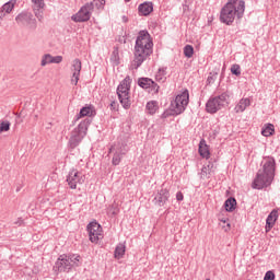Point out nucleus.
<instances>
[{
  "label": "nucleus",
  "instance_id": "nucleus-37",
  "mask_svg": "<svg viewBox=\"0 0 280 280\" xmlns=\"http://www.w3.org/2000/svg\"><path fill=\"white\" fill-rule=\"evenodd\" d=\"M148 89L150 90L149 92L152 94H159V92H160V86L154 81H152V84H150V88H148Z\"/></svg>",
  "mask_w": 280,
  "mask_h": 280
},
{
  "label": "nucleus",
  "instance_id": "nucleus-29",
  "mask_svg": "<svg viewBox=\"0 0 280 280\" xmlns=\"http://www.w3.org/2000/svg\"><path fill=\"white\" fill-rule=\"evenodd\" d=\"M69 262L71 264V268L81 266V256L80 255H69L67 256Z\"/></svg>",
  "mask_w": 280,
  "mask_h": 280
},
{
  "label": "nucleus",
  "instance_id": "nucleus-5",
  "mask_svg": "<svg viewBox=\"0 0 280 280\" xmlns=\"http://www.w3.org/2000/svg\"><path fill=\"white\" fill-rule=\"evenodd\" d=\"M91 125V119H84L82 120L77 128H74L71 132L70 139H69V147L71 149H75L82 140L88 135L89 126Z\"/></svg>",
  "mask_w": 280,
  "mask_h": 280
},
{
  "label": "nucleus",
  "instance_id": "nucleus-23",
  "mask_svg": "<svg viewBox=\"0 0 280 280\" xmlns=\"http://www.w3.org/2000/svg\"><path fill=\"white\" fill-rule=\"evenodd\" d=\"M198 153L201 158L209 160L210 158V150L209 147L206 144V141L202 140L199 143Z\"/></svg>",
  "mask_w": 280,
  "mask_h": 280
},
{
  "label": "nucleus",
  "instance_id": "nucleus-45",
  "mask_svg": "<svg viewBox=\"0 0 280 280\" xmlns=\"http://www.w3.org/2000/svg\"><path fill=\"white\" fill-rule=\"evenodd\" d=\"M23 223V221H20V225Z\"/></svg>",
  "mask_w": 280,
  "mask_h": 280
},
{
  "label": "nucleus",
  "instance_id": "nucleus-10",
  "mask_svg": "<svg viewBox=\"0 0 280 280\" xmlns=\"http://www.w3.org/2000/svg\"><path fill=\"white\" fill-rule=\"evenodd\" d=\"M15 23L22 27H28L31 30H36L37 27V20L30 11L18 13V15H15Z\"/></svg>",
  "mask_w": 280,
  "mask_h": 280
},
{
  "label": "nucleus",
  "instance_id": "nucleus-31",
  "mask_svg": "<svg viewBox=\"0 0 280 280\" xmlns=\"http://www.w3.org/2000/svg\"><path fill=\"white\" fill-rule=\"evenodd\" d=\"M120 209L118 207V205L116 202L112 203L108 208H107V213L108 214H113V215H117L119 213Z\"/></svg>",
  "mask_w": 280,
  "mask_h": 280
},
{
  "label": "nucleus",
  "instance_id": "nucleus-17",
  "mask_svg": "<svg viewBox=\"0 0 280 280\" xmlns=\"http://www.w3.org/2000/svg\"><path fill=\"white\" fill-rule=\"evenodd\" d=\"M31 2H33V13H35V18H37V21L42 22L44 20L45 1L31 0Z\"/></svg>",
  "mask_w": 280,
  "mask_h": 280
},
{
  "label": "nucleus",
  "instance_id": "nucleus-38",
  "mask_svg": "<svg viewBox=\"0 0 280 280\" xmlns=\"http://www.w3.org/2000/svg\"><path fill=\"white\" fill-rule=\"evenodd\" d=\"M264 280H276V275L273 271L269 270L265 273Z\"/></svg>",
  "mask_w": 280,
  "mask_h": 280
},
{
  "label": "nucleus",
  "instance_id": "nucleus-33",
  "mask_svg": "<svg viewBox=\"0 0 280 280\" xmlns=\"http://www.w3.org/2000/svg\"><path fill=\"white\" fill-rule=\"evenodd\" d=\"M194 52H195V50H194V47H192V46L186 45V46L184 47V56H185L186 58H191V57L194 56Z\"/></svg>",
  "mask_w": 280,
  "mask_h": 280
},
{
  "label": "nucleus",
  "instance_id": "nucleus-41",
  "mask_svg": "<svg viewBox=\"0 0 280 280\" xmlns=\"http://www.w3.org/2000/svg\"><path fill=\"white\" fill-rule=\"evenodd\" d=\"M176 200L177 201H183L184 200V194L182 191L176 192Z\"/></svg>",
  "mask_w": 280,
  "mask_h": 280
},
{
  "label": "nucleus",
  "instance_id": "nucleus-7",
  "mask_svg": "<svg viewBox=\"0 0 280 280\" xmlns=\"http://www.w3.org/2000/svg\"><path fill=\"white\" fill-rule=\"evenodd\" d=\"M94 2H85L82 7H80L79 11L71 15V21L74 23H85L90 21L92 13L94 11Z\"/></svg>",
  "mask_w": 280,
  "mask_h": 280
},
{
  "label": "nucleus",
  "instance_id": "nucleus-14",
  "mask_svg": "<svg viewBox=\"0 0 280 280\" xmlns=\"http://www.w3.org/2000/svg\"><path fill=\"white\" fill-rule=\"evenodd\" d=\"M54 269L58 272H69L72 269V264H70L68 259V255L59 256V259L55 262Z\"/></svg>",
  "mask_w": 280,
  "mask_h": 280
},
{
  "label": "nucleus",
  "instance_id": "nucleus-25",
  "mask_svg": "<svg viewBox=\"0 0 280 280\" xmlns=\"http://www.w3.org/2000/svg\"><path fill=\"white\" fill-rule=\"evenodd\" d=\"M18 0H9V2H4L2 4V11L4 14H11L16 5Z\"/></svg>",
  "mask_w": 280,
  "mask_h": 280
},
{
  "label": "nucleus",
  "instance_id": "nucleus-26",
  "mask_svg": "<svg viewBox=\"0 0 280 280\" xmlns=\"http://www.w3.org/2000/svg\"><path fill=\"white\" fill-rule=\"evenodd\" d=\"M237 201L235 198L231 197L224 202L225 211L233 212L236 209Z\"/></svg>",
  "mask_w": 280,
  "mask_h": 280
},
{
  "label": "nucleus",
  "instance_id": "nucleus-15",
  "mask_svg": "<svg viewBox=\"0 0 280 280\" xmlns=\"http://www.w3.org/2000/svg\"><path fill=\"white\" fill-rule=\"evenodd\" d=\"M215 171H217V165L213 162L209 161L207 165H203L201 167L200 172L198 173V176L200 179L207 180L212 177Z\"/></svg>",
  "mask_w": 280,
  "mask_h": 280
},
{
  "label": "nucleus",
  "instance_id": "nucleus-11",
  "mask_svg": "<svg viewBox=\"0 0 280 280\" xmlns=\"http://www.w3.org/2000/svg\"><path fill=\"white\" fill-rule=\"evenodd\" d=\"M66 182L71 189H77L78 184L82 185L85 182V175H83L81 172L78 170H70L67 177Z\"/></svg>",
  "mask_w": 280,
  "mask_h": 280
},
{
  "label": "nucleus",
  "instance_id": "nucleus-2",
  "mask_svg": "<svg viewBox=\"0 0 280 280\" xmlns=\"http://www.w3.org/2000/svg\"><path fill=\"white\" fill-rule=\"evenodd\" d=\"M277 172V162L272 156H265L260 162V168L252 183V188L261 190L272 185Z\"/></svg>",
  "mask_w": 280,
  "mask_h": 280
},
{
  "label": "nucleus",
  "instance_id": "nucleus-46",
  "mask_svg": "<svg viewBox=\"0 0 280 280\" xmlns=\"http://www.w3.org/2000/svg\"><path fill=\"white\" fill-rule=\"evenodd\" d=\"M207 280H210V279H207Z\"/></svg>",
  "mask_w": 280,
  "mask_h": 280
},
{
  "label": "nucleus",
  "instance_id": "nucleus-43",
  "mask_svg": "<svg viewBox=\"0 0 280 280\" xmlns=\"http://www.w3.org/2000/svg\"><path fill=\"white\" fill-rule=\"evenodd\" d=\"M5 18V13H3V11H0V20Z\"/></svg>",
  "mask_w": 280,
  "mask_h": 280
},
{
  "label": "nucleus",
  "instance_id": "nucleus-19",
  "mask_svg": "<svg viewBox=\"0 0 280 280\" xmlns=\"http://www.w3.org/2000/svg\"><path fill=\"white\" fill-rule=\"evenodd\" d=\"M154 10L153 2H142L138 7V13L140 16H149Z\"/></svg>",
  "mask_w": 280,
  "mask_h": 280
},
{
  "label": "nucleus",
  "instance_id": "nucleus-36",
  "mask_svg": "<svg viewBox=\"0 0 280 280\" xmlns=\"http://www.w3.org/2000/svg\"><path fill=\"white\" fill-rule=\"evenodd\" d=\"M172 116H177V115H176L175 112L170 107V109H166V110L163 112V114L160 116V118L166 119V118L172 117Z\"/></svg>",
  "mask_w": 280,
  "mask_h": 280
},
{
  "label": "nucleus",
  "instance_id": "nucleus-40",
  "mask_svg": "<svg viewBox=\"0 0 280 280\" xmlns=\"http://www.w3.org/2000/svg\"><path fill=\"white\" fill-rule=\"evenodd\" d=\"M118 107H119V104L115 101H113L110 104H109V109L110 110H118Z\"/></svg>",
  "mask_w": 280,
  "mask_h": 280
},
{
  "label": "nucleus",
  "instance_id": "nucleus-12",
  "mask_svg": "<svg viewBox=\"0 0 280 280\" xmlns=\"http://www.w3.org/2000/svg\"><path fill=\"white\" fill-rule=\"evenodd\" d=\"M88 233H89V240L92 243H98L100 240H102L103 236V228L97 222H91L86 226Z\"/></svg>",
  "mask_w": 280,
  "mask_h": 280
},
{
  "label": "nucleus",
  "instance_id": "nucleus-32",
  "mask_svg": "<svg viewBox=\"0 0 280 280\" xmlns=\"http://www.w3.org/2000/svg\"><path fill=\"white\" fill-rule=\"evenodd\" d=\"M11 122L8 120H0V133L8 132L10 130Z\"/></svg>",
  "mask_w": 280,
  "mask_h": 280
},
{
  "label": "nucleus",
  "instance_id": "nucleus-4",
  "mask_svg": "<svg viewBox=\"0 0 280 280\" xmlns=\"http://www.w3.org/2000/svg\"><path fill=\"white\" fill-rule=\"evenodd\" d=\"M132 80L130 77H126L117 86L116 94L118 96L119 103L124 109H129L131 107L130 101V89Z\"/></svg>",
  "mask_w": 280,
  "mask_h": 280
},
{
  "label": "nucleus",
  "instance_id": "nucleus-20",
  "mask_svg": "<svg viewBox=\"0 0 280 280\" xmlns=\"http://www.w3.org/2000/svg\"><path fill=\"white\" fill-rule=\"evenodd\" d=\"M95 115V110L92 106H85L80 109L79 114L74 116V121H79L83 117H92Z\"/></svg>",
  "mask_w": 280,
  "mask_h": 280
},
{
  "label": "nucleus",
  "instance_id": "nucleus-9",
  "mask_svg": "<svg viewBox=\"0 0 280 280\" xmlns=\"http://www.w3.org/2000/svg\"><path fill=\"white\" fill-rule=\"evenodd\" d=\"M128 147L125 142L117 141L109 148L112 156V164L117 166L120 164L124 156L128 153Z\"/></svg>",
  "mask_w": 280,
  "mask_h": 280
},
{
  "label": "nucleus",
  "instance_id": "nucleus-1",
  "mask_svg": "<svg viewBox=\"0 0 280 280\" xmlns=\"http://www.w3.org/2000/svg\"><path fill=\"white\" fill-rule=\"evenodd\" d=\"M153 38L148 31H140L135 42L131 70H138L153 54Z\"/></svg>",
  "mask_w": 280,
  "mask_h": 280
},
{
  "label": "nucleus",
  "instance_id": "nucleus-34",
  "mask_svg": "<svg viewBox=\"0 0 280 280\" xmlns=\"http://www.w3.org/2000/svg\"><path fill=\"white\" fill-rule=\"evenodd\" d=\"M231 73L236 75V77H241L242 75V68L240 65H233L231 66L230 69Z\"/></svg>",
  "mask_w": 280,
  "mask_h": 280
},
{
  "label": "nucleus",
  "instance_id": "nucleus-35",
  "mask_svg": "<svg viewBox=\"0 0 280 280\" xmlns=\"http://www.w3.org/2000/svg\"><path fill=\"white\" fill-rule=\"evenodd\" d=\"M52 61V56L51 55H44V57H42V67H46L47 65H50Z\"/></svg>",
  "mask_w": 280,
  "mask_h": 280
},
{
  "label": "nucleus",
  "instance_id": "nucleus-18",
  "mask_svg": "<svg viewBox=\"0 0 280 280\" xmlns=\"http://www.w3.org/2000/svg\"><path fill=\"white\" fill-rule=\"evenodd\" d=\"M278 219H279V212L277 210H272L266 219V226H265L266 232H270L272 230Z\"/></svg>",
  "mask_w": 280,
  "mask_h": 280
},
{
  "label": "nucleus",
  "instance_id": "nucleus-21",
  "mask_svg": "<svg viewBox=\"0 0 280 280\" xmlns=\"http://www.w3.org/2000/svg\"><path fill=\"white\" fill-rule=\"evenodd\" d=\"M252 105V101L249 98H242L238 101V103L234 107L235 114L244 113L247 107Z\"/></svg>",
  "mask_w": 280,
  "mask_h": 280
},
{
  "label": "nucleus",
  "instance_id": "nucleus-13",
  "mask_svg": "<svg viewBox=\"0 0 280 280\" xmlns=\"http://www.w3.org/2000/svg\"><path fill=\"white\" fill-rule=\"evenodd\" d=\"M81 71H82V62L80 59H74L71 61L70 66V84L71 85H78L81 77Z\"/></svg>",
  "mask_w": 280,
  "mask_h": 280
},
{
  "label": "nucleus",
  "instance_id": "nucleus-8",
  "mask_svg": "<svg viewBox=\"0 0 280 280\" xmlns=\"http://www.w3.org/2000/svg\"><path fill=\"white\" fill-rule=\"evenodd\" d=\"M189 104V91L185 90L180 94L176 95L175 100L171 103V108L174 114L182 115Z\"/></svg>",
  "mask_w": 280,
  "mask_h": 280
},
{
  "label": "nucleus",
  "instance_id": "nucleus-28",
  "mask_svg": "<svg viewBox=\"0 0 280 280\" xmlns=\"http://www.w3.org/2000/svg\"><path fill=\"white\" fill-rule=\"evenodd\" d=\"M276 132L275 126L271 124L265 125L264 128L261 129V135L264 137H271Z\"/></svg>",
  "mask_w": 280,
  "mask_h": 280
},
{
  "label": "nucleus",
  "instance_id": "nucleus-16",
  "mask_svg": "<svg viewBox=\"0 0 280 280\" xmlns=\"http://www.w3.org/2000/svg\"><path fill=\"white\" fill-rule=\"evenodd\" d=\"M171 197L170 190L162 188L158 190L153 198V203L159 207H164Z\"/></svg>",
  "mask_w": 280,
  "mask_h": 280
},
{
  "label": "nucleus",
  "instance_id": "nucleus-27",
  "mask_svg": "<svg viewBox=\"0 0 280 280\" xmlns=\"http://www.w3.org/2000/svg\"><path fill=\"white\" fill-rule=\"evenodd\" d=\"M126 254V246L124 244H118L115 247L114 257L116 259H121Z\"/></svg>",
  "mask_w": 280,
  "mask_h": 280
},
{
  "label": "nucleus",
  "instance_id": "nucleus-39",
  "mask_svg": "<svg viewBox=\"0 0 280 280\" xmlns=\"http://www.w3.org/2000/svg\"><path fill=\"white\" fill-rule=\"evenodd\" d=\"M63 60V57L62 56H57V57H52V60H51V63H61Z\"/></svg>",
  "mask_w": 280,
  "mask_h": 280
},
{
  "label": "nucleus",
  "instance_id": "nucleus-24",
  "mask_svg": "<svg viewBox=\"0 0 280 280\" xmlns=\"http://www.w3.org/2000/svg\"><path fill=\"white\" fill-rule=\"evenodd\" d=\"M167 68H160L155 73V81L159 83H164L167 80Z\"/></svg>",
  "mask_w": 280,
  "mask_h": 280
},
{
  "label": "nucleus",
  "instance_id": "nucleus-22",
  "mask_svg": "<svg viewBox=\"0 0 280 280\" xmlns=\"http://www.w3.org/2000/svg\"><path fill=\"white\" fill-rule=\"evenodd\" d=\"M160 109L159 102L150 101L145 104V113L153 116Z\"/></svg>",
  "mask_w": 280,
  "mask_h": 280
},
{
  "label": "nucleus",
  "instance_id": "nucleus-30",
  "mask_svg": "<svg viewBox=\"0 0 280 280\" xmlns=\"http://www.w3.org/2000/svg\"><path fill=\"white\" fill-rule=\"evenodd\" d=\"M151 84H153V80L149 78H141L138 80V86H140L141 89L148 90L149 88H151Z\"/></svg>",
  "mask_w": 280,
  "mask_h": 280
},
{
  "label": "nucleus",
  "instance_id": "nucleus-6",
  "mask_svg": "<svg viewBox=\"0 0 280 280\" xmlns=\"http://www.w3.org/2000/svg\"><path fill=\"white\" fill-rule=\"evenodd\" d=\"M229 98H230V96L228 93H222L219 96L209 98V101L206 104L207 113H210V114L218 113L228 104Z\"/></svg>",
  "mask_w": 280,
  "mask_h": 280
},
{
  "label": "nucleus",
  "instance_id": "nucleus-3",
  "mask_svg": "<svg viewBox=\"0 0 280 280\" xmlns=\"http://www.w3.org/2000/svg\"><path fill=\"white\" fill-rule=\"evenodd\" d=\"M246 10L245 0H228L220 10L219 21L225 25H233L235 19L242 20Z\"/></svg>",
  "mask_w": 280,
  "mask_h": 280
},
{
  "label": "nucleus",
  "instance_id": "nucleus-42",
  "mask_svg": "<svg viewBox=\"0 0 280 280\" xmlns=\"http://www.w3.org/2000/svg\"><path fill=\"white\" fill-rule=\"evenodd\" d=\"M128 21H129V18H127V15L121 16V22L122 23H128Z\"/></svg>",
  "mask_w": 280,
  "mask_h": 280
},
{
  "label": "nucleus",
  "instance_id": "nucleus-44",
  "mask_svg": "<svg viewBox=\"0 0 280 280\" xmlns=\"http://www.w3.org/2000/svg\"><path fill=\"white\" fill-rule=\"evenodd\" d=\"M226 225H228L229 228H231V224H230V223H228Z\"/></svg>",
  "mask_w": 280,
  "mask_h": 280
}]
</instances>
